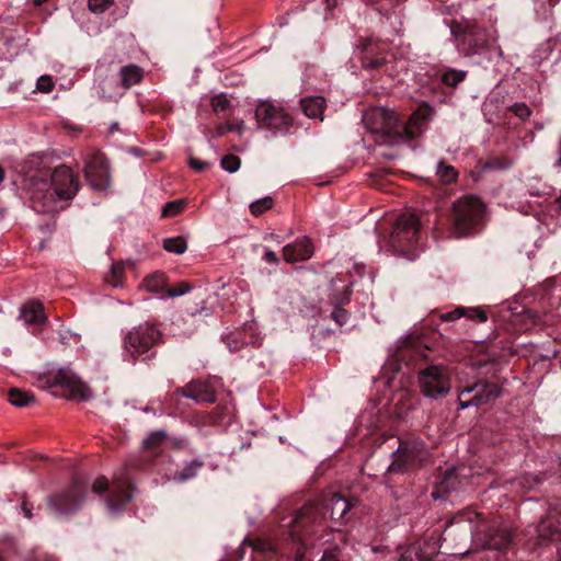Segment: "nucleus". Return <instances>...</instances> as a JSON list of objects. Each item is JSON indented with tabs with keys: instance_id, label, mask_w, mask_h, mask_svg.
I'll use <instances>...</instances> for the list:
<instances>
[{
	"instance_id": "e2e57ef3",
	"label": "nucleus",
	"mask_w": 561,
	"mask_h": 561,
	"mask_svg": "<svg viewBox=\"0 0 561 561\" xmlns=\"http://www.w3.org/2000/svg\"><path fill=\"white\" fill-rule=\"evenodd\" d=\"M44 561H56L53 557H45Z\"/></svg>"
},
{
	"instance_id": "f3484780",
	"label": "nucleus",
	"mask_w": 561,
	"mask_h": 561,
	"mask_svg": "<svg viewBox=\"0 0 561 561\" xmlns=\"http://www.w3.org/2000/svg\"><path fill=\"white\" fill-rule=\"evenodd\" d=\"M313 244L308 237H301L283 248V257L287 263L307 261L313 255Z\"/></svg>"
},
{
	"instance_id": "8fccbe9b",
	"label": "nucleus",
	"mask_w": 561,
	"mask_h": 561,
	"mask_svg": "<svg viewBox=\"0 0 561 561\" xmlns=\"http://www.w3.org/2000/svg\"><path fill=\"white\" fill-rule=\"evenodd\" d=\"M108 489V482L104 477L98 478L92 485V490L96 494H101Z\"/></svg>"
},
{
	"instance_id": "37998d69",
	"label": "nucleus",
	"mask_w": 561,
	"mask_h": 561,
	"mask_svg": "<svg viewBox=\"0 0 561 561\" xmlns=\"http://www.w3.org/2000/svg\"><path fill=\"white\" fill-rule=\"evenodd\" d=\"M348 318V312L339 306L334 307L333 311L331 312V319L340 327L346 324Z\"/></svg>"
},
{
	"instance_id": "a18cd8bd",
	"label": "nucleus",
	"mask_w": 561,
	"mask_h": 561,
	"mask_svg": "<svg viewBox=\"0 0 561 561\" xmlns=\"http://www.w3.org/2000/svg\"><path fill=\"white\" fill-rule=\"evenodd\" d=\"M225 342L230 352H238L244 345L243 340L240 339L239 335H236V334H229V335L225 336Z\"/></svg>"
},
{
	"instance_id": "c85d7f7f",
	"label": "nucleus",
	"mask_w": 561,
	"mask_h": 561,
	"mask_svg": "<svg viewBox=\"0 0 561 561\" xmlns=\"http://www.w3.org/2000/svg\"><path fill=\"white\" fill-rule=\"evenodd\" d=\"M203 465L204 463L201 460H192L185 463L182 470L176 471L173 474V480L178 482H185L195 478Z\"/></svg>"
},
{
	"instance_id": "cd10ccee",
	"label": "nucleus",
	"mask_w": 561,
	"mask_h": 561,
	"mask_svg": "<svg viewBox=\"0 0 561 561\" xmlns=\"http://www.w3.org/2000/svg\"><path fill=\"white\" fill-rule=\"evenodd\" d=\"M167 278L161 272H154L142 282V287L150 293H165Z\"/></svg>"
},
{
	"instance_id": "7ed1b4c3",
	"label": "nucleus",
	"mask_w": 561,
	"mask_h": 561,
	"mask_svg": "<svg viewBox=\"0 0 561 561\" xmlns=\"http://www.w3.org/2000/svg\"><path fill=\"white\" fill-rule=\"evenodd\" d=\"M421 239V225L414 213L400 215L389 238V244L397 254L408 260L415 259V251Z\"/></svg>"
},
{
	"instance_id": "f8f14e48",
	"label": "nucleus",
	"mask_w": 561,
	"mask_h": 561,
	"mask_svg": "<svg viewBox=\"0 0 561 561\" xmlns=\"http://www.w3.org/2000/svg\"><path fill=\"white\" fill-rule=\"evenodd\" d=\"M51 187L56 201H70L77 195L80 184L70 168L59 165L51 173Z\"/></svg>"
},
{
	"instance_id": "c9c22d12",
	"label": "nucleus",
	"mask_w": 561,
	"mask_h": 561,
	"mask_svg": "<svg viewBox=\"0 0 561 561\" xmlns=\"http://www.w3.org/2000/svg\"><path fill=\"white\" fill-rule=\"evenodd\" d=\"M273 206V199L270 196L256 199L250 204V211L254 216H260L265 210L271 209Z\"/></svg>"
},
{
	"instance_id": "603ef678",
	"label": "nucleus",
	"mask_w": 561,
	"mask_h": 561,
	"mask_svg": "<svg viewBox=\"0 0 561 561\" xmlns=\"http://www.w3.org/2000/svg\"><path fill=\"white\" fill-rule=\"evenodd\" d=\"M254 549L263 551V552H265V551L273 552V553L277 552L276 547L273 543L265 542V541L256 542L254 546Z\"/></svg>"
},
{
	"instance_id": "f704fd0d",
	"label": "nucleus",
	"mask_w": 561,
	"mask_h": 561,
	"mask_svg": "<svg viewBox=\"0 0 561 561\" xmlns=\"http://www.w3.org/2000/svg\"><path fill=\"white\" fill-rule=\"evenodd\" d=\"M186 206L185 199L168 202L162 208V217H173L181 214Z\"/></svg>"
},
{
	"instance_id": "774afa93",
	"label": "nucleus",
	"mask_w": 561,
	"mask_h": 561,
	"mask_svg": "<svg viewBox=\"0 0 561 561\" xmlns=\"http://www.w3.org/2000/svg\"><path fill=\"white\" fill-rule=\"evenodd\" d=\"M327 2H328V5L331 7L330 0H327Z\"/></svg>"
},
{
	"instance_id": "ea45409f",
	"label": "nucleus",
	"mask_w": 561,
	"mask_h": 561,
	"mask_svg": "<svg viewBox=\"0 0 561 561\" xmlns=\"http://www.w3.org/2000/svg\"><path fill=\"white\" fill-rule=\"evenodd\" d=\"M466 77V72L450 69L443 75V82L446 85L456 87Z\"/></svg>"
},
{
	"instance_id": "39448f33",
	"label": "nucleus",
	"mask_w": 561,
	"mask_h": 561,
	"mask_svg": "<svg viewBox=\"0 0 561 561\" xmlns=\"http://www.w3.org/2000/svg\"><path fill=\"white\" fill-rule=\"evenodd\" d=\"M399 446L392 453L393 460L388 466L390 473H405L421 468L430 460L425 443L420 438L398 439Z\"/></svg>"
},
{
	"instance_id": "9b49d317",
	"label": "nucleus",
	"mask_w": 561,
	"mask_h": 561,
	"mask_svg": "<svg viewBox=\"0 0 561 561\" xmlns=\"http://www.w3.org/2000/svg\"><path fill=\"white\" fill-rule=\"evenodd\" d=\"M387 45L375 37H360L355 45V54L366 69H378L386 61Z\"/></svg>"
},
{
	"instance_id": "a211bd4d",
	"label": "nucleus",
	"mask_w": 561,
	"mask_h": 561,
	"mask_svg": "<svg viewBox=\"0 0 561 561\" xmlns=\"http://www.w3.org/2000/svg\"><path fill=\"white\" fill-rule=\"evenodd\" d=\"M461 41L472 54L481 53L488 46L485 31L477 25L467 26Z\"/></svg>"
},
{
	"instance_id": "dca6fc26",
	"label": "nucleus",
	"mask_w": 561,
	"mask_h": 561,
	"mask_svg": "<svg viewBox=\"0 0 561 561\" xmlns=\"http://www.w3.org/2000/svg\"><path fill=\"white\" fill-rule=\"evenodd\" d=\"M176 392L184 398L194 400L196 403H213L216 400L214 388L204 381H191L186 386L176 389Z\"/></svg>"
},
{
	"instance_id": "f257e3e1",
	"label": "nucleus",
	"mask_w": 561,
	"mask_h": 561,
	"mask_svg": "<svg viewBox=\"0 0 561 561\" xmlns=\"http://www.w3.org/2000/svg\"><path fill=\"white\" fill-rule=\"evenodd\" d=\"M433 115L430 105L423 104L412 113L409 121L402 123L397 114L386 107H373L363 115L367 130L375 135V141L380 145L404 144L422 134Z\"/></svg>"
},
{
	"instance_id": "72a5a7b5",
	"label": "nucleus",
	"mask_w": 561,
	"mask_h": 561,
	"mask_svg": "<svg viewBox=\"0 0 561 561\" xmlns=\"http://www.w3.org/2000/svg\"><path fill=\"white\" fill-rule=\"evenodd\" d=\"M479 386H480V383H472L470 386H467V387L462 388L459 391V396H458L459 410H465V409H468V408H471V407H476V400H474L473 397L471 399H469V400H465L463 397L466 394L472 393L474 390L478 389Z\"/></svg>"
},
{
	"instance_id": "b1692460",
	"label": "nucleus",
	"mask_w": 561,
	"mask_h": 561,
	"mask_svg": "<svg viewBox=\"0 0 561 561\" xmlns=\"http://www.w3.org/2000/svg\"><path fill=\"white\" fill-rule=\"evenodd\" d=\"M144 71L139 66L127 65L119 70V83L124 92L142 80Z\"/></svg>"
},
{
	"instance_id": "7c9ffc66",
	"label": "nucleus",
	"mask_w": 561,
	"mask_h": 561,
	"mask_svg": "<svg viewBox=\"0 0 561 561\" xmlns=\"http://www.w3.org/2000/svg\"><path fill=\"white\" fill-rule=\"evenodd\" d=\"M436 175L444 184H450L456 181L458 172L453 165L439 161L436 167Z\"/></svg>"
},
{
	"instance_id": "58836bf2",
	"label": "nucleus",
	"mask_w": 561,
	"mask_h": 561,
	"mask_svg": "<svg viewBox=\"0 0 561 561\" xmlns=\"http://www.w3.org/2000/svg\"><path fill=\"white\" fill-rule=\"evenodd\" d=\"M512 161L508 158L494 157L485 162L483 170H506L512 165Z\"/></svg>"
},
{
	"instance_id": "0eeeda50",
	"label": "nucleus",
	"mask_w": 561,
	"mask_h": 561,
	"mask_svg": "<svg viewBox=\"0 0 561 561\" xmlns=\"http://www.w3.org/2000/svg\"><path fill=\"white\" fill-rule=\"evenodd\" d=\"M88 484L75 478L69 486L56 495L49 496L48 506L57 516L69 515L77 512L87 497Z\"/></svg>"
},
{
	"instance_id": "a878e982",
	"label": "nucleus",
	"mask_w": 561,
	"mask_h": 561,
	"mask_svg": "<svg viewBox=\"0 0 561 561\" xmlns=\"http://www.w3.org/2000/svg\"><path fill=\"white\" fill-rule=\"evenodd\" d=\"M316 507L312 504L302 506L295 517L290 520L289 525L295 528L293 533H297L300 528H306L307 523L316 522Z\"/></svg>"
},
{
	"instance_id": "6ab92c4d",
	"label": "nucleus",
	"mask_w": 561,
	"mask_h": 561,
	"mask_svg": "<svg viewBox=\"0 0 561 561\" xmlns=\"http://www.w3.org/2000/svg\"><path fill=\"white\" fill-rule=\"evenodd\" d=\"M20 318L25 324H41L46 321L44 306L35 300H31L20 308Z\"/></svg>"
},
{
	"instance_id": "4be33fe9",
	"label": "nucleus",
	"mask_w": 561,
	"mask_h": 561,
	"mask_svg": "<svg viewBox=\"0 0 561 561\" xmlns=\"http://www.w3.org/2000/svg\"><path fill=\"white\" fill-rule=\"evenodd\" d=\"M461 317H467L478 322H485L488 320L486 313L481 308L457 307L453 311H448L440 314L442 321L445 322H451L460 319Z\"/></svg>"
},
{
	"instance_id": "2eb2a0df",
	"label": "nucleus",
	"mask_w": 561,
	"mask_h": 561,
	"mask_svg": "<svg viewBox=\"0 0 561 561\" xmlns=\"http://www.w3.org/2000/svg\"><path fill=\"white\" fill-rule=\"evenodd\" d=\"M534 530L536 533V546L559 541L561 540V517L556 514H549L540 518Z\"/></svg>"
},
{
	"instance_id": "680f3d73",
	"label": "nucleus",
	"mask_w": 561,
	"mask_h": 561,
	"mask_svg": "<svg viewBox=\"0 0 561 561\" xmlns=\"http://www.w3.org/2000/svg\"><path fill=\"white\" fill-rule=\"evenodd\" d=\"M457 28H458V26H451V33L453 34H458Z\"/></svg>"
},
{
	"instance_id": "ddd939ff",
	"label": "nucleus",
	"mask_w": 561,
	"mask_h": 561,
	"mask_svg": "<svg viewBox=\"0 0 561 561\" xmlns=\"http://www.w3.org/2000/svg\"><path fill=\"white\" fill-rule=\"evenodd\" d=\"M84 175L95 190H106L110 185V170L106 158L100 152L91 153L85 160Z\"/></svg>"
},
{
	"instance_id": "f03ea898",
	"label": "nucleus",
	"mask_w": 561,
	"mask_h": 561,
	"mask_svg": "<svg viewBox=\"0 0 561 561\" xmlns=\"http://www.w3.org/2000/svg\"><path fill=\"white\" fill-rule=\"evenodd\" d=\"M455 530L470 533L476 547L483 549L504 550L512 542L510 529L499 520H485L474 512H462L455 516L443 531V540H447Z\"/></svg>"
},
{
	"instance_id": "4d7b16f0",
	"label": "nucleus",
	"mask_w": 561,
	"mask_h": 561,
	"mask_svg": "<svg viewBox=\"0 0 561 561\" xmlns=\"http://www.w3.org/2000/svg\"><path fill=\"white\" fill-rule=\"evenodd\" d=\"M557 153H558V159H557L554 165L558 168H561V136H560V141H559V147H558Z\"/></svg>"
},
{
	"instance_id": "052dcab7",
	"label": "nucleus",
	"mask_w": 561,
	"mask_h": 561,
	"mask_svg": "<svg viewBox=\"0 0 561 561\" xmlns=\"http://www.w3.org/2000/svg\"><path fill=\"white\" fill-rule=\"evenodd\" d=\"M3 179H4V173H3L2 168L0 167V183L3 181Z\"/></svg>"
},
{
	"instance_id": "6e6552de",
	"label": "nucleus",
	"mask_w": 561,
	"mask_h": 561,
	"mask_svg": "<svg viewBox=\"0 0 561 561\" xmlns=\"http://www.w3.org/2000/svg\"><path fill=\"white\" fill-rule=\"evenodd\" d=\"M257 128L271 131L273 135L286 134L293 126V117L279 105L262 101L255 108Z\"/></svg>"
},
{
	"instance_id": "79ce46f5",
	"label": "nucleus",
	"mask_w": 561,
	"mask_h": 561,
	"mask_svg": "<svg viewBox=\"0 0 561 561\" xmlns=\"http://www.w3.org/2000/svg\"><path fill=\"white\" fill-rule=\"evenodd\" d=\"M210 103L215 113L225 112L230 107V101L225 94L215 95Z\"/></svg>"
},
{
	"instance_id": "de8ad7c7",
	"label": "nucleus",
	"mask_w": 561,
	"mask_h": 561,
	"mask_svg": "<svg viewBox=\"0 0 561 561\" xmlns=\"http://www.w3.org/2000/svg\"><path fill=\"white\" fill-rule=\"evenodd\" d=\"M511 111L520 119H527L531 111L525 103H515L511 106Z\"/></svg>"
},
{
	"instance_id": "5701e85b",
	"label": "nucleus",
	"mask_w": 561,
	"mask_h": 561,
	"mask_svg": "<svg viewBox=\"0 0 561 561\" xmlns=\"http://www.w3.org/2000/svg\"><path fill=\"white\" fill-rule=\"evenodd\" d=\"M124 90L116 78H104L98 87V95L105 101H117Z\"/></svg>"
},
{
	"instance_id": "0e129e2a",
	"label": "nucleus",
	"mask_w": 561,
	"mask_h": 561,
	"mask_svg": "<svg viewBox=\"0 0 561 561\" xmlns=\"http://www.w3.org/2000/svg\"><path fill=\"white\" fill-rule=\"evenodd\" d=\"M49 210H51V208H49V207H44L43 209H41V211H49Z\"/></svg>"
},
{
	"instance_id": "393cba45",
	"label": "nucleus",
	"mask_w": 561,
	"mask_h": 561,
	"mask_svg": "<svg viewBox=\"0 0 561 561\" xmlns=\"http://www.w3.org/2000/svg\"><path fill=\"white\" fill-rule=\"evenodd\" d=\"M301 110L310 118H321L325 107V100L322 96L313 95L301 100Z\"/></svg>"
},
{
	"instance_id": "3c124183",
	"label": "nucleus",
	"mask_w": 561,
	"mask_h": 561,
	"mask_svg": "<svg viewBox=\"0 0 561 561\" xmlns=\"http://www.w3.org/2000/svg\"><path fill=\"white\" fill-rule=\"evenodd\" d=\"M188 163L192 169L198 172L204 171L210 165L208 162L201 161L196 158H190Z\"/></svg>"
},
{
	"instance_id": "bf43d9fd",
	"label": "nucleus",
	"mask_w": 561,
	"mask_h": 561,
	"mask_svg": "<svg viewBox=\"0 0 561 561\" xmlns=\"http://www.w3.org/2000/svg\"><path fill=\"white\" fill-rule=\"evenodd\" d=\"M556 205L559 210H561V195L556 199Z\"/></svg>"
},
{
	"instance_id": "c756f323",
	"label": "nucleus",
	"mask_w": 561,
	"mask_h": 561,
	"mask_svg": "<svg viewBox=\"0 0 561 561\" xmlns=\"http://www.w3.org/2000/svg\"><path fill=\"white\" fill-rule=\"evenodd\" d=\"M433 553L423 552L421 546L414 543L404 549L399 561H430Z\"/></svg>"
},
{
	"instance_id": "69168bd1",
	"label": "nucleus",
	"mask_w": 561,
	"mask_h": 561,
	"mask_svg": "<svg viewBox=\"0 0 561 561\" xmlns=\"http://www.w3.org/2000/svg\"><path fill=\"white\" fill-rule=\"evenodd\" d=\"M432 496H433L434 499H437V495H436V493H435V492H433V493H432Z\"/></svg>"
},
{
	"instance_id": "864d4df0",
	"label": "nucleus",
	"mask_w": 561,
	"mask_h": 561,
	"mask_svg": "<svg viewBox=\"0 0 561 561\" xmlns=\"http://www.w3.org/2000/svg\"><path fill=\"white\" fill-rule=\"evenodd\" d=\"M263 260L268 264H278L279 260L274 251L271 249H265Z\"/></svg>"
},
{
	"instance_id": "aec40b11",
	"label": "nucleus",
	"mask_w": 561,
	"mask_h": 561,
	"mask_svg": "<svg viewBox=\"0 0 561 561\" xmlns=\"http://www.w3.org/2000/svg\"><path fill=\"white\" fill-rule=\"evenodd\" d=\"M474 383H480L478 389L473 391L476 408L488 404L489 402L497 399L501 396V388L494 382L476 381Z\"/></svg>"
},
{
	"instance_id": "a19ab883",
	"label": "nucleus",
	"mask_w": 561,
	"mask_h": 561,
	"mask_svg": "<svg viewBox=\"0 0 561 561\" xmlns=\"http://www.w3.org/2000/svg\"><path fill=\"white\" fill-rule=\"evenodd\" d=\"M125 263L116 262L112 264L111 278L107 279L114 287L122 285V277L124 273Z\"/></svg>"
},
{
	"instance_id": "338daca9",
	"label": "nucleus",
	"mask_w": 561,
	"mask_h": 561,
	"mask_svg": "<svg viewBox=\"0 0 561 561\" xmlns=\"http://www.w3.org/2000/svg\"><path fill=\"white\" fill-rule=\"evenodd\" d=\"M126 263H127L128 265H130V266L133 265V262H131V261H129V260H128Z\"/></svg>"
},
{
	"instance_id": "5fc2aeb1",
	"label": "nucleus",
	"mask_w": 561,
	"mask_h": 561,
	"mask_svg": "<svg viewBox=\"0 0 561 561\" xmlns=\"http://www.w3.org/2000/svg\"><path fill=\"white\" fill-rule=\"evenodd\" d=\"M32 508H33V506L24 499L22 501L21 510L27 519H32V517H33Z\"/></svg>"
},
{
	"instance_id": "6e6d98bb",
	"label": "nucleus",
	"mask_w": 561,
	"mask_h": 561,
	"mask_svg": "<svg viewBox=\"0 0 561 561\" xmlns=\"http://www.w3.org/2000/svg\"><path fill=\"white\" fill-rule=\"evenodd\" d=\"M320 561H337V558L333 552L325 551Z\"/></svg>"
},
{
	"instance_id": "473e14b6",
	"label": "nucleus",
	"mask_w": 561,
	"mask_h": 561,
	"mask_svg": "<svg viewBox=\"0 0 561 561\" xmlns=\"http://www.w3.org/2000/svg\"><path fill=\"white\" fill-rule=\"evenodd\" d=\"M167 433L164 431H154L150 433L144 440L145 448L154 451L162 446L167 440Z\"/></svg>"
},
{
	"instance_id": "9d476101",
	"label": "nucleus",
	"mask_w": 561,
	"mask_h": 561,
	"mask_svg": "<svg viewBox=\"0 0 561 561\" xmlns=\"http://www.w3.org/2000/svg\"><path fill=\"white\" fill-rule=\"evenodd\" d=\"M47 388L60 387L68 391L73 400H88L92 392L88 385L81 380L70 368H60L54 376L46 380Z\"/></svg>"
},
{
	"instance_id": "49530a36",
	"label": "nucleus",
	"mask_w": 561,
	"mask_h": 561,
	"mask_svg": "<svg viewBox=\"0 0 561 561\" xmlns=\"http://www.w3.org/2000/svg\"><path fill=\"white\" fill-rule=\"evenodd\" d=\"M113 0H89V9L94 13H103Z\"/></svg>"
},
{
	"instance_id": "423d86ee",
	"label": "nucleus",
	"mask_w": 561,
	"mask_h": 561,
	"mask_svg": "<svg viewBox=\"0 0 561 561\" xmlns=\"http://www.w3.org/2000/svg\"><path fill=\"white\" fill-rule=\"evenodd\" d=\"M162 332L156 324L144 322L129 330L124 337V350L133 362L161 343Z\"/></svg>"
},
{
	"instance_id": "c03bdc74",
	"label": "nucleus",
	"mask_w": 561,
	"mask_h": 561,
	"mask_svg": "<svg viewBox=\"0 0 561 561\" xmlns=\"http://www.w3.org/2000/svg\"><path fill=\"white\" fill-rule=\"evenodd\" d=\"M192 289V286L188 283L181 282L173 288L167 289L165 296L167 297H179L186 293H188Z\"/></svg>"
},
{
	"instance_id": "e433bc0d",
	"label": "nucleus",
	"mask_w": 561,
	"mask_h": 561,
	"mask_svg": "<svg viewBox=\"0 0 561 561\" xmlns=\"http://www.w3.org/2000/svg\"><path fill=\"white\" fill-rule=\"evenodd\" d=\"M244 128H245V125H244L243 121H238V122L230 123V124H219L216 127V136L221 137V136L226 135L227 133H231V131H237L239 135H241L243 133Z\"/></svg>"
},
{
	"instance_id": "1a4fd4ad",
	"label": "nucleus",
	"mask_w": 561,
	"mask_h": 561,
	"mask_svg": "<svg viewBox=\"0 0 561 561\" xmlns=\"http://www.w3.org/2000/svg\"><path fill=\"white\" fill-rule=\"evenodd\" d=\"M419 383L422 393L427 398L446 397L451 389L449 370L443 365H430L420 370Z\"/></svg>"
},
{
	"instance_id": "09e8293b",
	"label": "nucleus",
	"mask_w": 561,
	"mask_h": 561,
	"mask_svg": "<svg viewBox=\"0 0 561 561\" xmlns=\"http://www.w3.org/2000/svg\"><path fill=\"white\" fill-rule=\"evenodd\" d=\"M36 87L39 91L48 93L54 88L53 79L49 76H42L38 78Z\"/></svg>"
},
{
	"instance_id": "2f4dec72",
	"label": "nucleus",
	"mask_w": 561,
	"mask_h": 561,
	"mask_svg": "<svg viewBox=\"0 0 561 561\" xmlns=\"http://www.w3.org/2000/svg\"><path fill=\"white\" fill-rule=\"evenodd\" d=\"M163 248L170 253L183 254L187 249V243L183 237H173L163 241Z\"/></svg>"
},
{
	"instance_id": "20e7f679",
	"label": "nucleus",
	"mask_w": 561,
	"mask_h": 561,
	"mask_svg": "<svg viewBox=\"0 0 561 561\" xmlns=\"http://www.w3.org/2000/svg\"><path fill=\"white\" fill-rule=\"evenodd\" d=\"M484 204L476 196H463L453 204L454 233L467 237L474 233L484 217Z\"/></svg>"
},
{
	"instance_id": "13d9d810",
	"label": "nucleus",
	"mask_w": 561,
	"mask_h": 561,
	"mask_svg": "<svg viewBox=\"0 0 561 561\" xmlns=\"http://www.w3.org/2000/svg\"><path fill=\"white\" fill-rule=\"evenodd\" d=\"M118 129V124L117 123H113L110 127V133H114L115 130Z\"/></svg>"
},
{
	"instance_id": "412c9836",
	"label": "nucleus",
	"mask_w": 561,
	"mask_h": 561,
	"mask_svg": "<svg viewBox=\"0 0 561 561\" xmlns=\"http://www.w3.org/2000/svg\"><path fill=\"white\" fill-rule=\"evenodd\" d=\"M351 506V503L345 497L334 493L325 502L324 510L333 520H341L348 513Z\"/></svg>"
},
{
	"instance_id": "4468645a",
	"label": "nucleus",
	"mask_w": 561,
	"mask_h": 561,
	"mask_svg": "<svg viewBox=\"0 0 561 561\" xmlns=\"http://www.w3.org/2000/svg\"><path fill=\"white\" fill-rule=\"evenodd\" d=\"M131 500V483L126 472L116 473L110 488L106 505L111 513L118 512Z\"/></svg>"
},
{
	"instance_id": "bb28decb",
	"label": "nucleus",
	"mask_w": 561,
	"mask_h": 561,
	"mask_svg": "<svg viewBox=\"0 0 561 561\" xmlns=\"http://www.w3.org/2000/svg\"><path fill=\"white\" fill-rule=\"evenodd\" d=\"M8 400L14 407L24 408L33 404L35 402V397L28 391L19 388H11L8 391Z\"/></svg>"
},
{
	"instance_id": "4c0bfd02",
	"label": "nucleus",
	"mask_w": 561,
	"mask_h": 561,
	"mask_svg": "<svg viewBox=\"0 0 561 561\" xmlns=\"http://www.w3.org/2000/svg\"><path fill=\"white\" fill-rule=\"evenodd\" d=\"M240 158L234 154H226L220 160L221 168L229 173L237 172L240 168Z\"/></svg>"
}]
</instances>
